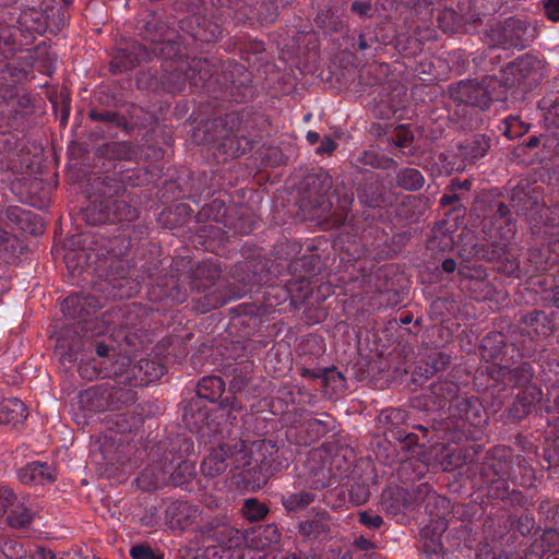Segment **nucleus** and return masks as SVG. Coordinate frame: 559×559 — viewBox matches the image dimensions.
Masks as SVG:
<instances>
[{
	"label": "nucleus",
	"mask_w": 559,
	"mask_h": 559,
	"mask_svg": "<svg viewBox=\"0 0 559 559\" xmlns=\"http://www.w3.org/2000/svg\"><path fill=\"white\" fill-rule=\"evenodd\" d=\"M353 201L354 194L345 185L333 188L332 177L319 170L302 178L297 203L306 218L326 219L333 225H341L345 222Z\"/></svg>",
	"instance_id": "obj_1"
},
{
	"label": "nucleus",
	"mask_w": 559,
	"mask_h": 559,
	"mask_svg": "<svg viewBox=\"0 0 559 559\" xmlns=\"http://www.w3.org/2000/svg\"><path fill=\"white\" fill-rule=\"evenodd\" d=\"M190 289L200 295L194 298V308L206 313L226 305L229 300L241 298L243 290L236 289L234 283L221 278V270L211 263L199 264L190 275Z\"/></svg>",
	"instance_id": "obj_2"
},
{
	"label": "nucleus",
	"mask_w": 559,
	"mask_h": 559,
	"mask_svg": "<svg viewBox=\"0 0 559 559\" xmlns=\"http://www.w3.org/2000/svg\"><path fill=\"white\" fill-rule=\"evenodd\" d=\"M278 448L272 440H258L252 444L246 442V455L240 477L252 489H261L267 480L281 469Z\"/></svg>",
	"instance_id": "obj_3"
},
{
	"label": "nucleus",
	"mask_w": 559,
	"mask_h": 559,
	"mask_svg": "<svg viewBox=\"0 0 559 559\" xmlns=\"http://www.w3.org/2000/svg\"><path fill=\"white\" fill-rule=\"evenodd\" d=\"M511 206L518 216L524 217L531 227L532 234H537L543 225L555 226V218L548 217V212L540 191L530 183H519L509 195Z\"/></svg>",
	"instance_id": "obj_4"
},
{
	"label": "nucleus",
	"mask_w": 559,
	"mask_h": 559,
	"mask_svg": "<svg viewBox=\"0 0 559 559\" xmlns=\"http://www.w3.org/2000/svg\"><path fill=\"white\" fill-rule=\"evenodd\" d=\"M81 218L92 226L133 222L139 218V209L128 200L88 195L86 205L81 209Z\"/></svg>",
	"instance_id": "obj_5"
},
{
	"label": "nucleus",
	"mask_w": 559,
	"mask_h": 559,
	"mask_svg": "<svg viewBox=\"0 0 559 559\" xmlns=\"http://www.w3.org/2000/svg\"><path fill=\"white\" fill-rule=\"evenodd\" d=\"M135 401V392L124 386H111L108 383L81 391L78 404L81 409L92 413L116 412Z\"/></svg>",
	"instance_id": "obj_6"
},
{
	"label": "nucleus",
	"mask_w": 559,
	"mask_h": 559,
	"mask_svg": "<svg viewBox=\"0 0 559 559\" xmlns=\"http://www.w3.org/2000/svg\"><path fill=\"white\" fill-rule=\"evenodd\" d=\"M487 35L490 38V51L496 46L504 49H524L534 40L536 29L527 20L511 16L495 24Z\"/></svg>",
	"instance_id": "obj_7"
},
{
	"label": "nucleus",
	"mask_w": 559,
	"mask_h": 559,
	"mask_svg": "<svg viewBox=\"0 0 559 559\" xmlns=\"http://www.w3.org/2000/svg\"><path fill=\"white\" fill-rule=\"evenodd\" d=\"M103 308L100 299L90 294H73L67 297L62 304V312L64 317L78 320V328L75 333H84L85 335L91 332L92 335H98L95 332L97 326L100 325L96 316L97 311Z\"/></svg>",
	"instance_id": "obj_8"
},
{
	"label": "nucleus",
	"mask_w": 559,
	"mask_h": 559,
	"mask_svg": "<svg viewBox=\"0 0 559 559\" xmlns=\"http://www.w3.org/2000/svg\"><path fill=\"white\" fill-rule=\"evenodd\" d=\"M246 455V441L236 440L221 443L212 448L209 455L203 459L201 472L204 476L214 478L222 475L227 468L241 469Z\"/></svg>",
	"instance_id": "obj_9"
},
{
	"label": "nucleus",
	"mask_w": 559,
	"mask_h": 559,
	"mask_svg": "<svg viewBox=\"0 0 559 559\" xmlns=\"http://www.w3.org/2000/svg\"><path fill=\"white\" fill-rule=\"evenodd\" d=\"M508 74L507 84H514L524 93L537 87L545 78V62L536 56L525 53L509 62L503 68Z\"/></svg>",
	"instance_id": "obj_10"
},
{
	"label": "nucleus",
	"mask_w": 559,
	"mask_h": 559,
	"mask_svg": "<svg viewBox=\"0 0 559 559\" xmlns=\"http://www.w3.org/2000/svg\"><path fill=\"white\" fill-rule=\"evenodd\" d=\"M87 116L94 124L88 132L91 140L116 138L119 132L133 129L127 116L117 107L95 106L88 109Z\"/></svg>",
	"instance_id": "obj_11"
},
{
	"label": "nucleus",
	"mask_w": 559,
	"mask_h": 559,
	"mask_svg": "<svg viewBox=\"0 0 559 559\" xmlns=\"http://www.w3.org/2000/svg\"><path fill=\"white\" fill-rule=\"evenodd\" d=\"M143 316L142 310L135 306L126 309L123 323L114 333L119 349L122 350L121 346L124 345L126 352L127 349L139 350L150 341L145 320L141 319Z\"/></svg>",
	"instance_id": "obj_12"
},
{
	"label": "nucleus",
	"mask_w": 559,
	"mask_h": 559,
	"mask_svg": "<svg viewBox=\"0 0 559 559\" xmlns=\"http://www.w3.org/2000/svg\"><path fill=\"white\" fill-rule=\"evenodd\" d=\"M272 266L271 259L260 255L251 257L237 264L233 270V277L242 284V287L236 286V289L243 290L246 295L249 292L248 286L266 284L273 277Z\"/></svg>",
	"instance_id": "obj_13"
},
{
	"label": "nucleus",
	"mask_w": 559,
	"mask_h": 559,
	"mask_svg": "<svg viewBox=\"0 0 559 559\" xmlns=\"http://www.w3.org/2000/svg\"><path fill=\"white\" fill-rule=\"evenodd\" d=\"M187 289L182 287L177 275H164L156 278L147 289V298L156 305V310H165L187 299Z\"/></svg>",
	"instance_id": "obj_14"
},
{
	"label": "nucleus",
	"mask_w": 559,
	"mask_h": 559,
	"mask_svg": "<svg viewBox=\"0 0 559 559\" xmlns=\"http://www.w3.org/2000/svg\"><path fill=\"white\" fill-rule=\"evenodd\" d=\"M511 463L504 448H496L487 452L483 462L476 466L475 481L488 483L493 481L495 478H508Z\"/></svg>",
	"instance_id": "obj_15"
},
{
	"label": "nucleus",
	"mask_w": 559,
	"mask_h": 559,
	"mask_svg": "<svg viewBox=\"0 0 559 559\" xmlns=\"http://www.w3.org/2000/svg\"><path fill=\"white\" fill-rule=\"evenodd\" d=\"M229 212L230 207H227L225 202L218 199L203 205L197 214L198 223L207 224L200 230L203 233V236L223 239L224 235L227 234V231L224 230V223Z\"/></svg>",
	"instance_id": "obj_16"
},
{
	"label": "nucleus",
	"mask_w": 559,
	"mask_h": 559,
	"mask_svg": "<svg viewBox=\"0 0 559 559\" xmlns=\"http://www.w3.org/2000/svg\"><path fill=\"white\" fill-rule=\"evenodd\" d=\"M451 417L460 418L473 427H483L488 423L489 416L480 400L474 395L463 394L449 405Z\"/></svg>",
	"instance_id": "obj_17"
},
{
	"label": "nucleus",
	"mask_w": 559,
	"mask_h": 559,
	"mask_svg": "<svg viewBox=\"0 0 559 559\" xmlns=\"http://www.w3.org/2000/svg\"><path fill=\"white\" fill-rule=\"evenodd\" d=\"M216 66L206 58H186L183 68L188 71L189 86L192 92L202 88L216 92L214 86Z\"/></svg>",
	"instance_id": "obj_18"
},
{
	"label": "nucleus",
	"mask_w": 559,
	"mask_h": 559,
	"mask_svg": "<svg viewBox=\"0 0 559 559\" xmlns=\"http://www.w3.org/2000/svg\"><path fill=\"white\" fill-rule=\"evenodd\" d=\"M478 349L481 358L486 361L500 360L501 362H508L513 358L516 346L509 342L506 334L493 331L481 338Z\"/></svg>",
	"instance_id": "obj_19"
},
{
	"label": "nucleus",
	"mask_w": 559,
	"mask_h": 559,
	"mask_svg": "<svg viewBox=\"0 0 559 559\" xmlns=\"http://www.w3.org/2000/svg\"><path fill=\"white\" fill-rule=\"evenodd\" d=\"M449 96L453 102L488 109V98L483 82L477 80L460 81L449 86Z\"/></svg>",
	"instance_id": "obj_20"
},
{
	"label": "nucleus",
	"mask_w": 559,
	"mask_h": 559,
	"mask_svg": "<svg viewBox=\"0 0 559 559\" xmlns=\"http://www.w3.org/2000/svg\"><path fill=\"white\" fill-rule=\"evenodd\" d=\"M194 452L193 440L186 435H174L167 438V441H159L156 447L151 450L152 457H159L164 462H178L187 460Z\"/></svg>",
	"instance_id": "obj_21"
},
{
	"label": "nucleus",
	"mask_w": 559,
	"mask_h": 559,
	"mask_svg": "<svg viewBox=\"0 0 559 559\" xmlns=\"http://www.w3.org/2000/svg\"><path fill=\"white\" fill-rule=\"evenodd\" d=\"M460 388L456 383L450 380H441L431 383L426 393L417 397V401L423 402L424 407L427 409H442L447 403L453 404V401L462 395L459 394Z\"/></svg>",
	"instance_id": "obj_22"
},
{
	"label": "nucleus",
	"mask_w": 559,
	"mask_h": 559,
	"mask_svg": "<svg viewBox=\"0 0 559 559\" xmlns=\"http://www.w3.org/2000/svg\"><path fill=\"white\" fill-rule=\"evenodd\" d=\"M257 143L258 142L254 139L248 138L237 131L235 133L227 134L219 140L215 147L214 156L218 162L235 159L251 152Z\"/></svg>",
	"instance_id": "obj_23"
},
{
	"label": "nucleus",
	"mask_w": 559,
	"mask_h": 559,
	"mask_svg": "<svg viewBox=\"0 0 559 559\" xmlns=\"http://www.w3.org/2000/svg\"><path fill=\"white\" fill-rule=\"evenodd\" d=\"M183 61L173 64H162L163 73L155 78L152 75L150 86L153 88L162 87L170 94H177L185 91L187 83L189 84L188 71L183 68Z\"/></svg>",
	"instance_id": "obj_24"
},
{
	"label": "nucleus",
	"mask_w": 559,
	"mask_h": 559,
	"mask_svg": "<svg viewBox=\"0 0 559 559\" xmlns=\"http://www.w3.org/2000/svg\"><path fill=\"white\" fill-rule=\"evenodd\" d=\"M144 61H151V52L146 46L134 43L128 48L116 51L110 61V71L114 74H120L134 69Z\"/></svg>",
	"instance_id": "obj_25"
},
{
	"label": "nucleus",
	"mask_w": 559,
	"mask_h": 559,
	"mask_svg": "<svg viewBox=\"0 0 559 559\" xmlns=\"http://www.w3.org/2000/svg\"><path fill=\"white\" fill-rule=\"evenodd\" d=\"M298 372L304 378L311 380H319L324 394H332L343 392L346 389V379L336 367L332 366L329 368H298Z\"/></svg>",
	"instance_id": "obj_26"
},
{
	"label": "nucleus",
	"mask_w": 559,
	"mask_h": 559,
	"mask_svg": "<svg viewBox=\"0 0 559 559\" xmlns=\"http://www.w3.org/2000/svg\"><path fill=\"white\" fill-rule=\"evenodd\" d=\"M511 203L495 199L488 205V213L495 225H497L500 239L510 241L516 234V221L513 218Z\"/></svg>",
	"instance_id": "obj_27"
},
{
	"label": "nucleus",
	"mask_w": 559,
	"mask_h": 559,
	"mask_svg": "<svg viewBox=\"0 0 559 559\" xmlns=\"http://www.w3.org/2000/svg\"><path fill=\"white\" fill-rule=\"evenodd\" d=\"M135 29L138 35L152 44L166 38L169 27L163 16L156 11L145 10L136 17Z\"/></svg>",
	"instance_id": "obj_28"
},
{
	"label": "nucleus",
	"mask_w": 559,
	"mask_h": 559,
	"mask_svg": "<svg viewBox=\"0 0 559 559\" xmlns=\"http://www.w3.org/2000/svg\"><path fill=\"white\" fill-rule=\"evenodd\" d=\"M543 400V391L538 386H528L520 391L508 408V416L519 423L531 415Z\"/></svg>",
	"instance_id": "obj_29"
},
{
	"label": "nucleus",
	"mask_w": 559,
	"mask_h": 559,
	"mask_svg": "<svg viewBox=\"0 0 559 559\" xmlns=\"http://www.w3.org/2000/svg\"><path fill=\"white\" fill-rule=\"evenodd\" d=\"M507 242L508 241L503 240L502 242L476 241L471 246L464 243V246L460 250V257L464 262L477 260L495 263L496 260H498L500 257L504 254Z\"/></svg>",
	"instance_id": "obj_30"
},
{
	"label": "nucleus",
	"mask_w": 559,
	"mask_h": 559,
	"mask_svg": "<svg viewBox=\"0 0 559 559\" xmlns=\"http://www.w3.org/2000/svg\"><path fill=\"white\" fill-rule=\"evenodd\" d=\"M180 411L181 419L190 431L199 432L205 425H209L210 411L206 402L200 396L183 401Z\"/></svg>",
	"instance_id": "obj_31"
},
{
	"label": "nucleus",
	"mask_w": 559,
	"mask_h": 559,
	"mask_svg": "<svg viewBox=\"0 0 559 559\" xmlns=\"http://www.w3.org/2000/svg\"><path fill=\"white\" fill-rule=\"evenodd\" d=\"M90 194L100 199L124 200V182L116 176L97 175L90 179Z\"/></svg>",
	"instance_id": "obj_32"
},
{
	"label": "nucleus",
	"mask_w": 559,
	"mask_h": 559,
	"mask_svg": "<svg viewBox=\"0 0 559 559\" xmlns=\"http://www.w3.org/2000/svg\"><path fill=\"white\" fill-rule=\"evenodd\" d=\"M110 267L111 270L117 271V275L107 281L109 294L114 298H131L140 293L141 283L136 278L119 274L120 271H124V266L121 261H115L114 264H110Z\"/></svg>",
	"instance_id": "obj_33"
},
{
	"label": "nucleus",
	"mask_w": 559,
	"mask_h": 559,
	"mask_svg": "<svg viewBox=\"0 0 559 559\" xmlns=\"http://www.w3.org/2000/svg\"><path fill=\"white\" fill-rule=\"evenodd\" d=\"M166 462L159 457H153V463L142 469L135 481L143 491H153L167 486Z\"/></svg>",
	"instance_id": "obj_34"
},
{
	"label": "nucleus",
	"mask_w": 559,
	"mask_h": 559,
	"mask_svg": "<svg viewBox=\"0 0 559 559\" xmlns=\"http://www.w3.org/2000/svg\"><path fill=\"white\" fill-rule=\"evenodd\" d=\"M299 534L309 540L323 542L332 537V523L326 512L318 513L314 518L301 521Z\"/></svg>",
	"instance_id": "obj_35"
},
{
	"label": "nucleus",
	"mask_w": 559,
	"mask_h": 559,
	"mask_svg": "<svg viewBox=\"0 0 559 559\" xmlns=\"http://www.w3.org/2000/svg\"><path fill=\"white\" fill-rule=\"evenodd\" d=\"M165 373V367L155 360L142 358L131 368V386H145L157 381Z\"/></svg>",
	"instance_id": "obj_36"
},
{
	"label": "nucleus",
	"mask_w": 559,
	"mask_h": 559,
	"mask_svg": "<svg viewBox=\"0 0 559 559\" xmlns=\"http://www.w3.org/2000/svg\"><path fill=\"white\" fill-rule=\"evenodd\" d=\"M479 489H487V497L493 500L506 501L511 506L521 504L524 497L521 491L511 489L508 478H495L493 481H475Z\"/></svg>",
	"instance_id": "obj_37"
},
{
	"label": "nucleus",
	"mask_w": 559,
	"mask_h": 559,
	"mask_svg": "<svg viewBox=\"0 0 559 559\" xmlns=\"http://www.w3.org/2000/svg\"><path fill=\"white\" fill-rule=\"evenodd\" d=\"M352 165L358 171H368V168L373 169H393L396 168L397 163L388 156L381 155L373 150H365L352 159Z\"/></svg>",
	"instance_id": "obj_38"
},
{
	"label": "nucleus",
	"mask_w": 559,
	"mask_h": 559,
	"mask_svg": "<svg viewBox=\"0 0 559 559\" xmlns=\"http://www.w3.org/2000/svg\"><path fill=\"white\" fill-rule=\"evenodd\" d=\"M115 360L106 366L105 378L112 379L118 385L131 386L132 376L131 368L133 362L128 355H122L121 349L114 356Z\"/></svg>",
	"instance_id": "obj_39"
},
{
	"label": "nucleus",
	"mask_w": 559,
	"mask_h": 559,
	"mask_svg": "<svg viewBox=\"0 0 559 559\" xmlns=\"http://www.w3.org/2000/svg\"><path fill=\"white\" fill-rule=\"evenodd\" d=\"M408 413L402 408H385L378 415L379 424L384 428L383 435L388 441H392L396 430H404L407 424Z\"/></svg>",
	"instance_id": "obj_40"
},
{
	"label": "nucleus",
	"mask_w": 559,
	"mask_h": 559,
	"mask_svg": "<svg viewBox=\"0 0 559 559\" xmlns=\"http://www.w3.org/2000/svg\"><path fill=\"white\" fill-rule=\"evenodd\" d=\"M151 52V60L153 57L164 60L163 64H177L181 60H186V56L181 52V45L171 38H162L147 47Z\"/></svg>",
	"instance_id": "obj_41"
},
{
	"label": "nucleus",
	"mask_w": 559,
	"mask_h": 559,
	"mask_svg": "<svg viewBox=\"0 0 559 559\" xmlns=\"http://www.w3.org/2000/svg\"><path fill=\"white\" fill-rule=\"evenodd\" d=\"M197 510L185 501L170 502L165 511V518L171 528L186 530L195 515Z\"/></svg>",
	"instance_id": "obj_42"
},
{
	"label": "nucleus",
	"mask_w": 559,
	"mask_h": 559,
	"mask_svg": "<svg viewBox=\"0 0 559 559\" xmlns=\"http://www.w3.org/2000/svg\"><path fill=\"white\" fill-rule=\"evenodd\" d=\"M166 474L167 486H183L192 481L195 477V466L193 462L189 460H181L178 462H166Z\"/></svg>",
	"instance_id": "obj_43"
},
{
	"label": "nucleus",
	"mask_w": 559,
	"mask_h": 559,
	"mask_svg": "<svg viewBox=\"0 0 559 559\" xmlns=\"http://www.w3.org/2000/svg\"><path fill=\"white\" fill-rule=\"evenodd\" d=\"M19 479L25 485H43L55 481L56 474L46 463L31 462L19 471Z\"/></svg>",
	"instance_id": "obj_44"
},
{
	"label": "nucleus",
	"mask_w": 559,
	"mask_h": 559,
	"mask_svg": "<svg viewBox=\"0 0 559 559\" xmlns=\"http://www.w3.org/2000/svg\"><path fill=\"white\" fill-rule=\"evenodd\" d=\"M519 322L531 328L537 336H549L555 331L552 317L538 309L520 313Z\"/></svg>",
	"instance_id": "obj_45"
},
{
	"label": "nucleus",
	"mask_w": 559,
	"mask_h": 559,
	"mask_svg": "<svg viewBox=\"0 0 559 559\" xmlns=\"http://www.w3.org/2000/svg\"><path fill=\"white\" fill-rule=\"evenodd\" d=\"M392 441L397 442L400 449L411 456H421L425 453L427 440L418 437L416 431L409 430V426L404 430H396L393 433Z\"/></svg>",
	"instance_id": "obj_46"
},
{
	"label": "nucleus",
	"mask_w": 559,
	"mask_h": 559,
	"mask_svg": "<svg viewBox=\"0 0 559 559\" xmlns=\"http://www.w3.org/2000/svg\"><path fill=\"white\" fill-rule=\"evenodd\" d=\"M491 139L485 134H475L457 144L460 155L469 163H475L490 148Z\"/></svg>",
	"instance_id": "obj_47"
},
{
	"label": "nucleus",
	"mask_w": 559,
	"mask_h": 559,
	"mask_svg": "<svg viewBox=\"0 0 559 559\" xmlns=\"http://www.w3.org/2000/svg\"><path fill=\"white\" fill-rule=\"evenodd\" d=\"M508 74L501 70V75H487L481 79L483 86L488 98V107L492 102H504L508 98V91L515 87L514 84H507Z\"/></svg>",
	"instance_id": "obj_48"
},
{
	"label": "nucleus",
	"mask_w": 559,
	"mask_h": 559,
	"mask_svg": "<svg viewBox=\"0 0 559 559\" xmlns=\"http://www.w3.org/2000/svg\"><path fill=\"white\" fill-rule=\"evenodd\" d=\"M90 336H93L91 332L86 335L84 333H79L70 340H59L57 348L62 364L75 362L79 359L80 353L87 352V338Z\"/></svg>",
	"instance_id": "obj_49"
},
{
	"label": "nucleus",
	"mask_w": 559,
	"mask_h": 559,
	"mask_svg": "<svg viewBox=\"0 0 559 559\" xmlns=\"http://www.w3.org/2000/svg\"><path fill=\"white\" fill-rule=\"evenodd\" d=\"M48 14V8H27L22 11L19 22L28 31L43 35L51 27Z\"/></svg>",
	"instance_id": "obj_50"
},
{
	"label": "nucleus",
	"mask_w": 559,
	"mask_h": 559,
	"mask_svg": "<svg viewBox=\"0 0 559 559\" xmlns=\"http://www.w3.org/2000/svg\"><path fill=\"white\" fill-rule=\"evenodd\" d=\"M95 154L111 160H131L136 152L131 142H105L96 147Z\"/></svg>",
	"instance_id": "obj_51"
},
{
	"label": "nucleus",
	"mask_w": 559,
	"mask_h": 559,
	"mask_svg": "<svg viewBox=\"0 0 559 559\" xmlns=\"http://www.w3.org/2000/svg\"><path fill=\"white\" fill-rule=\"evenodd\" d=\"M95 332H99V334L87 338V352L92 353L94 350L100 358L116 356L119 352V346L114 333L110 335H103L100 325L97 326Z\"/></svg>",
	"instance_id": "obj_52"
},
{
	"label": "nucleus",
	"mask_w": 559,
	"mask_h": 559,
	"mask_svg": "<svg viewBox=\"0 0 559 559\" xmlns=\"http://www.w3.org/2000/svg\"><path fill=\"white\" fill-rule=\"evenodd\" d=\"M225 392V382L218 376H206L197 383V395L204 402H217Z\"/></svg>",
	"instance_id": "obj_53"
},
{
	"label": "nucleus",
	"mask_w": 559,
	"mask_h": 559,
	"mask_svg": "<svg viewBox=\"0 0 559 559\" xmlns=\"http://www.w3.org/2000/svg\"><path fill=\"white\" fill-rule=\"evenodd\" d=\"M239 73L243 74L242 64L233 62L217 64L214 78V86H216V92H223L225 95H227L235 76L239 75Z\"/></svg>",
	"instance_id": "obj_54"
},
{
	"label": "nucleus",
	"mask_w": 559,
	"mask_h": 559,
	"mask_svg": "<svg viewBox=\"0 0 559 559\" xmlns=\"http://www.w3.org/2000/svg\"><path fill=\"white\" fill-rule=\"evenodd\" d=\"M282 539V533L275 523L260 525L253 530L252 546L258 549H266L273 545H278Z\"/></svg>",
	"instance_id": "obj_55"
},
{
	"label": "nucleus",
	"mask_w": 559,
	"mask_h": 559,
	"mask_svg": "<svg viewBox=\"0 0 559 559\" xmlns=\"http://www.w3.org/2000/svg\"><path fill=\"white\" fill-rule=\"evenodd\" d=\"M380 504L385 512L394 515L404 509H408L403 486H389L385 488L381 495Z\"/></svg>",
	"instance_id": "obj_56"
},
{
	"label": "nucleus",
	"mask_w": 559,
	"mask_h": 559,
	"mask_svg": "<svg viewBox=\"0 0 559 559\" xmlns=\"http://www.w3.org/2000/svg\"><path fill=\"white\" fill-rule=\"evenodd\" d=\"M251 82V73L243 67V74L239 73V75L235 76L226 96L230 97L236 103L246 102L254 94Z\"/></svg>",
	"instance_id": "obj_57"
},
{
	"label": "nucleus",
	"mask_w": 559,
	"mask_h": 559,
	"mask_svg": "<svg viewBox=\"0 0 559 559\" xmlns=\"http://www.w3.org/2000/svg\"><path fill=\"white\" fill-rule=\"evenodd\" d=\"M253 372V362L250 360L237 364L231 370V380L229 381L228 393L238 394L242 392L251 382Z\"/></svg>",
	"instance_id": "obj_58"
},
{
	"label": "nucleus",
	"mask_w": 559,
	"mask_h": 559,
	"mask_svg": "<svg viewBox=\"0 0 559 559\" xmlns=\"http://www.w3.org/2000/svg\"><path fill=\"white\" fill-rule=\"evenodd\" d=\"M408 509H415L427 499H436L431 486L427 481L412 483L403 487Z\"/></svg>",
	"instance_id": "obj_59"
},
{
	"label": "nucleus",
	"mask_w": 559,
	"mask_h": 559,
	"mask_svg": "<svg viewBox=\"0 0 559 559\" xmlns=\"http://www.w3.org/2000/svg\"><path fill=\"white\" fill-rule=\"evenodd\" d=\"M26 417V406L21 400L14 397L0 402V424L21 423Z\"/></svg>",
	"instance_id": "obj_60"
},
{
	"label": "nucleus",
	"mask_w": 559,
	"mask_h": 559,
	"mask_svg": "<svg viewBox=\"0 0 559 559\" xmlns=\"http://www.w3.org/2000/svg\"><path fill=\"white\" fill-rule=\"evenodd\" d=\"M254 222L245 213L230 207L229 215L224 223V230L234 235H248L253 230ZM228 237V234L225 235Z\"/></svg>",
	"instance_id": "obj_61"
},
{
	"label": "nucleus",
	"mask_w": 559,
	"mask_h": 559,
	"mask_svg": "<svg viewBox=\"0 0 559 559\" xmlns=\"http://www.w3.org/2000/svg\"><path fill=\"white\" fill-rule=\"evenodd\" d=\"M419 549L428 559H439L445 551L441 542V535L435 533L429 527H426L420 532Z\"/></svg>",
	"instance_id": "obj_62"
},
{
	"label": "nucleus",
	"mask_w": 559,
	"mask_h": 559,
	"mask_svg": "<svg viewBox=\"0 0 559 559\" xmlns=\"http://www.w3.org/2000/svg\"><path fill=\"white\" fill-rule=\"evenodd\" d=\"M535 371L530 361H522L514 367L509 365V385L513 388L524 390L532 386Z\"/></svg>",
	"instance_id": "obj_63"
},
{
	"label": "nucleus",
	"mask_w": 559,
	"mask_h": 559,
	"mask_svg": "<svg viewBox=\"0 0 559 559\" xmlns=\"http://www.w3.org/2000/svg\"><path fill=\"white\" fill-rule=\"evenodd\" d=\"M540 118L548 128H559V98L547 96L537 103Z\"/></svg>",
	"instance_id": "obj_64"
}]
</instances>
